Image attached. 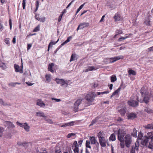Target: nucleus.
<instances>
[{"mask_svg":"<svg viewBox=\"0 0 153 153\" xmlns=\"http://www.w3.org/2000/svg\"><path fill=\"white\" fill-rule=\"evenodd\" d=\"M119 140L120 143V145L121 148H124L125 145L127 147L129 148L132 141L131 136L130 134H127L124 136L122 138L120 139Z\"/></svg>","mask_w":153,"mask_h":153,"instance_id":"nucleus-1","label":"nucleus"},{"mask_svg":"<svg viewBox=\"0 0 153 153\" xmlns=\"http://www.w3.org/2000/svg\"><path fill=\"white\" fill-rule=\"evenodd\" d=\"M97 96V95L92 91L89 92L86 94L85 97V99L86 101L85 102L86 106H88L92 105V102Z\"/></svg>","mask_w":153,"mask_h":153,"instance_id":"nucleus-2","label":"nucleus"},{"mask_svg":"<svg viewBox=\"0 0 153 153\" xmlns=\"http://www.w3.org/2000/svg\"><path fill=\"white\" fill-rule=\"evenodd\" d=\"M105 135L103 132L100 131L97 134V137L99 139V143L102 147H105L106 146V143L109 146L108 141L106 140L104 137Z\"/></svg>","mask_w":153,"mask_h":153,"instance_id":"nucleus-3","label":"nucleus"},{"mask_svg":"<svg viewBox=\"0 0 153 153\" xmlns=\"http://www.w3.org/2000/svg\"><path fill=\"white\" fill-rule=\"evenodd\" d=\"M149 137L148 136H144L140 141L141 144L143 146H145L148 148L152 149L153 148V143L151 141L149 143L148 142L149 139H150Z\"/></svg>","mask_w":153,"mask_h":153,"instance_id":"nucleus-4","label":"nucleus"},{"mask_svg":"<svg viewBox=\"0 0 153 153\" xmlns=\"http://www.w3.org/2000/svg\"><path fill=\"white\" fill-rule=\"evenodd\" d=\"M55 81L59 84H60L61 86L66 87L68 86V82L63 79H59L58 78L55 79Z\"/></svg>","mask_w":153,"mask_h":153,"instance_id":"nucleus-5","label":"nucleus"},{"mask_svg":"<svg viewBox=\"0 0 153 153\" xmlns=\"http://www.w3.org/2000/svg\"><path fill=\"white\" fill-rule=\"evenodd\" d=\"M139 145L138 141H136L135 143V145L132 146L130 153H135V151H137L139 150Z\"/></svg>","mask_w":153,"mask_h":153,"instance_id":"nucleus-6","label":"nucleus"},{"mask_svg":"<svg viewBox=\"0 0 153 153\" xmlns=\"http://www.w3.org/2000/svg\"><path fill=\"white\" fill-rule=\"evenodd\" d=\"M82 99H79L75 102L74 105V110L75 112L77 111L78 110H82L83 109H79L78 106L81 102Z\"/></svg>","mask_w":153,"mask_h":153,"instance_id":"nucleus-7","label":"nucleus"},{"mask_svg":"<svg viewBox=\"0 0 153 153\" xmlns=\"http://www.w3.org/2000/svg\"><path fill=\"white\" fill-rule=\"evenodd\" d=\"M123 56H117L114 57L113 58H108L107 60L110 63H113L116 61L120 59H123Z\"/></svg>","mask_w":153,"mask_h":153,"instance_id":"nucleus-8","label":"nucleus"},{"mask_svg":"<svg viewBox=\"0 0 153 153\" xmlns=\"http://www.w3.org/2000/svg\"><path fill=\"white\" fill-rule=\"evenodd\" d=\"M138 100L137 101L132 100H130L128 102L129 105L133 107H136L138 105Z\"/></svg>","mask_w":153,"mask_h":153,"instance_id":"nucleus-9","label":"nucleus"},{"mask_svg":"<svg viewBox=\"0 0 153 153\" xmlns=\"http://www.w3.org/2000/svg\"><path fill=\"white\" fill-rule=\"evenodd\" d=\"M74 146H72V147L74 148L73 149L74 153H79V145L77 144V142L75 141L73 143Z\"/></svg>","mask_w":153,"mask_h":153,"instance_id":"nucleus-10","label":"nucleus"},{"mask_svg":"<svg viewBox=\"0 0 153 153\" xmlns=\"http://www.w3.org/2000/svg\"><path fill=\"white\" fill-rule=\"evenodd\" d=\"M5 123L6 127L8 128H13L15 127V125L11 122L5 121Z\"/></svg>","mask_w":153,"mask_h":153,"instance_id":"nucleus-11","label":"nucleus"},{"mask_svg":"<svg viewBox=\"0 0 153 153\" xmlns=\"http://www.w3.org/2000/svg\"><path fill=\"white\" fill-rule=\"evenodd\" d=\"M123 131V130L119 129L117 130V138L118 140L121 138H122L124 136Z\"/></svg>","mask_w":153,"mask_h":153,"instance_id":"nucleus-12","label":"nucleus"},{"mask_svg":"<svg viewBox=\"0 0 153 153\" xmlns=\"http://www.w3.org/2000/svg\"><path fill=\"white\" fill-rule=\"evenodd\" d=\"M114 18L115 21H120L122 19V17L121 15L118 13H116L114 16Z\"/></svg>","mask_w":153,"mask_h":153,"instance_id":"nucleus-13","label":"nucleus"},{"mask_svg":"<svg viewBox=\"0 0 153 153\" xmlns=\"http://www.w3.org/2000/svg\"><path fill=\"white\" fill-rule=\"evenodd\" d=\"M39 14H37L36 13L35 14V18L36 19L39 21L40 22H44L45 21V17H43L42 18H40L39 16Z\"/></svg>","mask_w":153,"mask_h":153,"instance_id":"nucleus-14","label":"nucleus"},{"mask_svg":"<svg viewBox=\"0 0 153 153\" xmlns=\"http://www.w3.org/2000/svg\"><path fill=\"white\" fill-rule=\"evenodd\" d=\"M19 67L18 65L15 64L14 65V68L15 69V71L16 72H19L21 73H23V68L22 67V68L19 69Z\"/></svg>","mask_w":153,"mask_h":153,"instance_id":"nucleus-15","label":"nucleus"},{"mask_svg":"<svg viewBox=\"0 0 153 153\" xmlns=\"http://www.w3.org/2000/svg\"><path fill=\"white\" fill-rule=\"evenodd\" d=\"M136 114L134 113H130L127 115V117L128 119L132 120L136 117Z\"/></svg>","mask_w":153,"mask_h":153,"instance_id":"nucleus-16","label":"nucleus"},{"mask_svg":"<svg viewBox=\"0 0 153 153\" xmlns=\"http://www.w3.org/2000/svg\"><path fill=\"white\" fill-rule=\"evenodd\" d=\"M74 121L70 122L68 123H65L61 126V127H65L67 126H72L74 124Z\"/></svg>","mask_w":153,"mask_h":153,"instance_id":"nucleus-17","label":"nucleus"},{"mask_svg":"<svg viewBox=\"0 0 153 153\" xmlns=\"http://www.w3.org/2000/svg\"><path fill=\"white\" fill-rule=\"evenodd\" d=\"M144 23L147 26H150L152 25L151 22L150 21L149 17L145 19Z\"/></svg>","mask_w":153,"mask_h":153,"instance_id":"nucleus-18","label":"nucleus"},{"mask_svg":"<svg viewBox=\"0 0 153 153\" xmlns=\"http://www.w3.org/2000/svg\"><path fill=\"white\" fill-rule=\"evenodd\" d=\"M89 26V23L88 22H83L79 25V26H81V29L88 27Z\"/></svg>","mask_w":153,"mask_h":153,"instance_id":"nucleus-19","label":"nucleus"},{"mask_svg":"<svg viewBox=\"0 0 153 153\" xmlns=\"http://www.w3.org/2000/svg\"><path fill=\"white\" fill-rule=\"evenodd\" d=\"M36 116L41 117H44L45 119H46V117L45 116L44 113L41 111L37 112L36 113Z\"/></svg>","mask_w":153,"mask_h":153,"instance_id":"nucleus-20","label":"nucleus"},{"mask_svg":"<svg viewBox=\"0 0 153 153\" xmlns=\"http://www.w3.org/2000/svg\"><path fill=\"white\" fill-rule=\"evenodd\" d=\"M90 142H91V144H94L97 141L95 137L94 136L90 137H89Z\"/></svg>","mask_w":153,"mask_h":153,"instance_id":"nucleus-21","label":"nucleus"},{"mask_svg":"<svg viewBox=\"0 0 153 153\" xmlns=\"http://www.w3.org/2000/svg\"><path fill=\"white\" fill-rule=\"evenodd\" d=\"M28 143H29L26 142H19L17 143V144L19 146H23L25 148L27 147Z\"/></svg>","mask_w":153,"mask_h":153,"instance_id":"nucleus-22","label":"nucleus"},{"mask_svg":"<svg viewBox=\"0 0 153 153\" xmlns=\"http://www.w3.org/2000/svg\"><path fill=\"white\" fill-rule=\"evenodd\" d=\"M36 105L40 107H43L45 106V104L43 103L41 100H38L36 102Z\"/></svg>","mask_w":153,"mask_h":153,"instance_id":"nucleus-23","label":"nucleus"},{"mask_svg":"<svg viewBox=\"0 0 153 153\" xmlns=\"http://www.w3.org/2000/svg\"><path fill=\"white\" fill-rule=\"evenodd\" d=\"M54 65V63H51L49 64L48 66V70L52 73L54 71L52 69Z\"/></svg>","mask_w":153,"mask_h":153,"instance_id":"nucleus-24","label":"nucleus"},{"mask_svg":"<svg viewBox=\"0 0 153 153\" xmlns=\"http://www.w3.org/2000/svg\"><path fill=\"white\" fill-rule=\"evenodd\" d=\"M143 133H142L141 132H139L138 135L137 137V140L136 141H138L139 142V144L140 141L139 140H141L143 139Z\"/></svg>","mask_w":153,"mask_h":153,"instance_id":"nucleus-25","label":"nucleus"},{"mask_svg":"<svg viewBox=\"0 0 153 153\" xmlns=\"http://www.w3.org/2000/svg\"><path fill=\"white\" fill-rule=\"evenodd\" d=\"M123 85V82H122L121 83V85H120V87H119L115 91H114L113 93V95H114V96L115 95H117L118 93L120 92L121 88H122V86Z\"/></svg>","mask_w":153,"mask_h":153,"instance_id":"nucleus-26","label":"nucleus"},{"mask_svg":"<svg viewBox=\"0 0 153 153\" xmlns=\"http://www.w3.org/2000/svg\"><path fill=\"white\" fill-rule=\"evenodd\" d=\"M100 117H97L95 118V119H93L91 123V124L89 125L90 126H93L94 124H95L98 121V120L99 119Z\"/></svg>","mask_w":153,"mask_h":153,"instance_id":"nucleus-27","label":"nucleus"},{"mask_svg":"<svg viewBox=\"0 0 153 153\" xmlns=\"http://www.w3.org/2000/svg\"><path fill=\"white\" fill-rule=\"evenodd\" d=\"M110 141H114L116 140V137L115 134L113 133L111 134L109 137Z\"/></svg>","mask_w":153,"mask_h":153,"instance_id":"nucleus-28","label":"nucleus"},{"mask_svg":"<svg viewBox=\"0 0 153 153\" xmlns=\"http://www.w3.org/2000/svg\"><path fill=\"white\" fill-rule=\"evenodd\" d=\"M144 111L149 114H151L153 113V110L148 107H145Z\"/></svg>","mask_w":153,"mask_h":153,"instance_id":"nucleus-29","label":"nucleus"},{"mask_svg":"<svg viewBox=\"0 0 153 153\" xmlns=\"http://www.w3.org/2000/svg\"><path fill=\"white\" fill-rule=\"evenodd\" d=\"M72 38V36H69L68 37L67 40L61 44V46H63L66 44L68 42H69Z\"/></svg>","mask_w":153,"mask_h":153,"instance_id":"nucleus-30","label":"nucleus"},{"mask_svg":"<svg viewBox=\"0 0 153 153\" xmlns=\"http://www.w3.org/2000/svg\"><path fill=\"white\" fill-rule=\"evenodd\" d=\"M85 146L86 148L89 149L90 150H91V147L90 145V141L87 140L86 141L85 143Z\"/></svg>","mask_w":153,"mask_h":153,"instance_id":"nucleus-31","label":"nucleus"},{"mask_svg":"<svg viewBox=\"0 0 153 153\" xmlns=\"http://www.w3.org/2000/svg\"><path fill=\"white\" fill-rule=\"evenodd\" d=\"M147 135L149 137L150 139H151V141L152 142V141H153V132L148 133Z\"/></svg>","mask_w":153,"mask_h":153,"instance_id":"nucleus-32","label":"nucleus"},{"mask_svg":"<svg viewBox=\"0 0 153 153\" xmlns=\"http://www.w3.org/2000/svg\"><path fill=\"white\" fill-rule=\"evenodd\" d=\"M116 34L114 36V38H116L118 34H121L122 33V31L121 29H117L116 32Z\"/></svg>","mask_w":153,"mask_h":153,"instance_id":"nucleus-33","label":"nucleus"},{"mask_svg":"<svg viewBox=\"0 0 153 153\" xmlns=\"http://www.w3.org/2000/svg\"><path fill=\"white\" fill-rule=\"evenodd\" d=\"M128 73L129 75H136V72L132 70H129L128 71Z\"/></svg>","mask_w":153,"mask_h":153,"instance_id":"nucleus-34","label":"nucleus"},{"mask_svg":"<svg viewBox=\"0 0 153 153\" xmlns=\"http://www.w3.org/2000/svg\"><path fill=\"white\" fill-rule=\"evenodd\" d=\"M146 129H153V124H149L145 126Z\"/></svg>","mask_w":153,"mask_h":153,"instance_id":"nucleus-35","label":"nucleus"},{"mask_svg":"<svg viewBox=\"0 0 153 153\" xmlns=\"http://www.w3.org/2000/svg\"><path fill=\"white\" fill-rule=\"evenodd\" d=\"M137 131L136 129L135 128H134L133 129V131L132 133V136L134 137H137Z\"/></svg>","mask_w":153,"mask_h":153,"instance_id":"nucleus-36","label":"nucleus"},{"mask_svg":"<svg viewBox=\"0 0 153 153\" xmlns=\"http://www.w3.org/2000/svg\"><path fill=\"white\" fill-rule=\"evenodd\" d=\"M96 69L94 66L88 67L86 70V72L95 70Z\"/></svg>","mask_w":153,"mask_h":153,"instance_id":"nucleus-37","label":"nucleus"},{"mask_svg":"<svg viewBox=\"0 0 153 153\" xmlns=\"http://www.w3.org/2000/svg\"><path fill=\"white\" fill-rule=\"evenodd\" d=\"M145 95H146V94H145ZM149 98L148 97L146 96L144 97L143 100L147 104L149 102Z\"/></svg>","mask_w":153,"mask_h":153,"instance_id":"nucleus-38","label":"nucleus"},{"mask_svg":"<svg viewBox=\"0 0 153 153\" xmlns=\"http://www.w3.org/2000/svg\"><path fill=\"white\" fill-rule=\"evenodd\" d=\"M23 128L25 129V130L27 132L29 131L30 127L26 123V124L25 125Z\"/></svg>","mask_w":153,"mask_h":153,"instance_id":"nucleus-39","label":"nucleus"},{"mask_svg":"<svg viewBox=\"0 0 153 153\" xmlns=\"http://www.w3.org/2000/svg\"><path fill=\"white\" fill-rule=\"evenodd\" d=\"M16 124L21 127L23 128L25 125L26 124V123H20L18 121L16 122Z\"/></svg>","mask_w":153,"mask_h":153,"instance_id":"nucleus-40","label":"nucleus"},{"mask_svg":"<svg viewBox=\"0 0 153 153\" xmlns=\"http://www.w3.org/2000/svg\"><path fill=\"white\" fill-rule=\"evenodd\" d=\"M111 82H113L117 80V78L115 76L113 75L111 76Z\"/></svg>","mask_w":153,"mask_h":153,"instance_id":"nucleus-41","label":"nucleus"},{"mask_svg":"<svg viewBox=\"0 0 153 153\" xmlns=\"http://www.w3.org/2000/svg\"><path fill=\"white\" fill-rule=\"evenodd\" d=\"M119 112L122 116H124L126 113V111L124 109H120L119 110Z\"/></svg>","mask_w":153,"mask_h":153,"instance_id":"nucleus-42","label":"nucleus"},{"mask_svg":"<svg viewBox=\"0 0 153 153\" xmlns=\"http://www.w3.org/2000/svg\"><path fill=\"white\" fill-rule=\"evenodd\" d=\"M76 54H72L70 59V62L74 61L75 60Z\"/></svg>","mask_w":153,"mask_h":153,"instance_id":"nucleus-43","label":"nucleus"},{"mask_svg":"<svg viewBox=\"0 0 153 153\" xmlns=\"http://www.w3.org/2000/svg\"><path fill=\"white\" fill-rule=\"evenodd\" d=\"M0 104L3 105L4 106L6 105H10V104L8 105L4 101L1 99H0Z\"/></svg>","mask_w":153,"mask_h":153,"instance_id":"nucleus-44","label":"nucleus"},{"mask_svg":"<svg viewBox=\"0 0 153 153\" xmlns=\"http://www.w3.org/2000/svg\"><path fill=\"white\" fill-rule=\"evenodd\" d=\"M45 78L46 79V80L47 82H50L51 80V75L46 74L45 75Z\"/></svg>","mask_w":153,"mask_h":153,"instance_id":"nucleus-45","label":"nucleus"},{"mask_svg":"<svg viewBox=\"0 0 153 153\" xmlns=\"http://www.w3.org/2000/svg\"><path fill=\"white\" fill-rule=\"evenodd\" d=\"M0 67L2 69H5L6 68L5 64L3 63H0Z\"/></svg>","mask_w":153,"mask_h":153,"instance_id":"nucleus-46","label":"nucleus"},{"mask_svg":"<svg viewBox=\"0 0 153 153\" xmlns=\"http://www.w3.org/2000/svg\"><path fill=\"white\" fill-rule=\"evenodd\" d=\"M94 144L95 145L96 149L98 151L100 147L99 143L97 141Z\"/></svg>","mask_w":153,"mask_h":153,"instance_id":"nucleus-47","label":"nucleus"},{"mask_svg":"<svg viewBox=\"0 0 153 153\" xmlns=\"http://www.w3.org/2000/svg\"><path fill=\"white\" fill-rule=\"evenodd\" d=\"M128 36H127L120 37L118 39V41L119 42H120L122 41V40L125 39H126L128 38Z\"/></svg>","mask_w":153,"mask_h":153,"instance_id":"nucleus-48","label":"nucleus"},{"mask_svg":"<svg viewBox=\"0 0 153 153\" xmlns=\"http://www.w3.org/2000/svg\"><path fill=\"white\" fill-rule=\"evenodd\" d=\"M59 39H58V40L56 42H51L49 45H50V46H51V45H55V44H56L58 42V41H59Z\"/></svg>","mask_w":153,"mask_h":153,"instance_id":"nucleus-49","label":"nucleus"},{"mask_svg":"<svg viewBox=\"0 0 153 153\" xmlns=\"http://www.w3.org/2000/svg\"><path fill=\"white\" fill-rule=\"evenodd\" d=\"M26 0H23L22 1V7L23 9H25L26 6V2L25 1Z\"/></svg>","mask_w":153,"mask_h":153,"instance_id":"nucleus-50","label":"nucleus"},{"mask_svg":"<svg viewBox=\"0 0 153 153\" xmlns=\"http://www.w3.org/2000/svg\"><path fill=\"white\" fill-rule=\"evenodd\" d=\"M75 135V134L74 133H69L68 134L67 136V137L68 138H70L71 136H74Z\"/></svg>","mask_w":153,"mask_h":153,"instance_id":"nucleus-51","label":"nucleus"},{"mask_svg":"<svg viewBox=\"0 0 153 153\" xmlns=\"http://www.w3.org/2000/svg\"><path fill=\"white\" fill-rule=\"evenodd\" d=\"M145 88L143 87L142 88L140 89V93L142 96H143V95L144 94V90Z\"/></svg>","mask_w":153,"mask_h":153,"instance_id":"nucleus-52","label":"nucleus"},{"mask_svg":"<svg viewBox=\"0 0 153 153\" xmlns=\"http://www.w3.org/2000/svg\"><path fill=\"white\" fill-rule=\"evenodd\" d=\"M39 30V27L37 26L35 27L33 30L34 32H36Z\"/></svg>","mask_w":153,"mask_h":153,"instance_id":"nucleus-53","label":"nucleus"},{"mask_svg":"<svg viewBox=\"0 0 153 153\" xmlns=\"http://www.w3.org/2000/svg\"><path fill=\"white\" fill-rule=\"evenodd\" d=\"M16 83H15V82H11L9 84V85L14 87L16 85Z\"/></svg>","mask_w":153,"mask_h":153,"instance_id":"nucleus-54","label":"nucleus"},{"mask_svg":"<svg viewBox=\"0 0 153 153\" xmlns=\"http://www.w3.org/2000/svg\"><path fill=\"white\" fill-rule=\"evenodd\" d=\"M51 99L52 100H54L56 102H59L61 101L60 99L54 98H51Z\"/></svg>","mask_w":153,"mask_h":153,"instance_id":"nucleus-55","label":"nucleus"},{"mask_svg":"<svg viewBox=\"0 0 153 153\" xmlns=\"http://www.w3.org/2000/svg\"><path fill=\"white\" fill-rule=\"evenodd\" d=\"M25 83L28 85V86H30L33 85L34 83H32L29 82H25Z\"/></svg>","mask_w":153,"mask_h":153,"instance_id":"nucleus-56","label":"nucleus"},{"mask_svg":"<svg viewBox=\"0 0 153 153\" xmlns=\"http://www.w3.org/2000/svg\"><path fill=\"white\" fill-rule=\"evenodd\" d=\"M9 23L10 29V30H11V28H12V23L11 20V19H9Z\"/></svg>","mask_w":153,"mask_h":153,"instance_id":"nucleus-57","label":"nucleus"},{"mask_svg":"<svg viewBox=\"0 0 153 153\" xmlns=\"http://www.w3.org/2000/svg\"><path fill=\"white\" fill-rule=\"evenodd\" d=\"M4 28L2 24L0 22V30L2 31Z\"/></svg>","mask_w":153,"mask_h":153,"instance_id":"nucleus-58","label":"nucleus"},{"mask_svg":"<svg viewBox=\"0 0 153 153\" xmlns=\"http://www.w3.org/2000/svg\"><path fill=\"white\" fill-rule=\"evenodd\" d=\"M75 0H72L71 1L68 5L67 7H66V8L68 9L70 6L73 3V2Z\"/></svg>","mask_w":153,"mask_h":153,"instance_id":"nucleus-59","label":"nucleus"},{"mask_svg":"<svg viewBox=\"0 0 153 153\" xmlns=\"http://www.w3.org/2000/svg\"><path fill=\"white\" fill-rule=\"evenodd\" d=\"M39 1H37L36 2V7L39 8Z\"/></svg>","mask_w":153,"mask_h":153,"instance_id":"nucleus-60","label":"nucleus"},{"mask_svg":"<svg viewBox=\"0 0 153 153\" xmlns=\"http://www.w3.org/2000/svg\"><path fill=\"white\" fill-rule=\"evenodd\" d=\"M5 43L6 44H7V45H10V42L7 39H6L5 40Z\"/></svg>","mask_w":153,"mask_h":153,"instance_id":"nucleus-61","label":"nucleus"},{"mask_svg":"<svg viewBox=\"0 0 153 153\" xmlns=\"http://www.w3.org/2000/svg\"><path fill=\"white\" fill-rule=\"evenodd\" d=\"M117 120L120 123L122 121L123 119L120 117H118L117 119Z\"/></svg>","mask_w":153,"mask_h":153,"instance_id":"nucleus-62","label":"nucleus"},{"mask_svg":"<svg viewBox=\"0 0 153 153\" xmlns=\"http://www.w3.org/2000/svg\"><path fill=\"white\" fill-rule=\"evenodd\" d=\"M62 16V14L59 16L58 19L59 22H60L61 21Z\"/></svg>","mask_w":153,"mask_h":153,"instance_id":"nucleus-63","label":"nucleus"},{"mask_svg":"<svg viewBox=\"0 0 153 153\" xmlns=\"http://www.w3.org/2000/svg\"><path fill=\"white\" fill-rule=\"evenodd\" d=\"M148 49L149 51H153V46L149 48Z\"/></svg>","mask_w":153,"mask_h":153,"instance_id":"nucleus-64","label":"nucleus"}]
</instances>
